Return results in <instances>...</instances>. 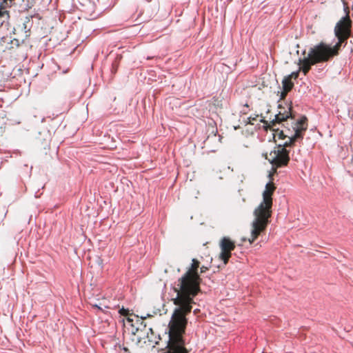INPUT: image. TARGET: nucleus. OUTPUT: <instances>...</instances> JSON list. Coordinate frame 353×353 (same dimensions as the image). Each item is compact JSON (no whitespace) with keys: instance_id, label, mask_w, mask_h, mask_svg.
<instances>
[{"instance_id":"18","label":"nucleus","mask_w":353,"mask_h":353,"mask_svg":"<svg viewBox=\"0 0 353 353\" xmlns=\"http://www.w3.org/2000/svg\"><path fill=\"white\" fill-rule=\"evenodd\" d=\"M288 92L283 89V91L281 92V99H284Z\"/></svg>"},{"instance_id":"1","label":"nucleus","mask_w":353,"mask_h":353,"mask_svg":"<svg viewBox=\"0 0 353 353\" xmlns=\"http://www.w3.org/2000/svg\"><path fill=\"white\" fill-rule=\"evenodd\" d=\"M199 268L200 273H204L208 270V267L204 265L200 267V261L196 259H193L190 266L177 280L173 288L176 293V296L172 299V301L178 307L174 310L169 323L173 321L175 314H178V316L181 317L183 333L185 332L188 323L186 316L190 313L192 305L194 303V298L201 292L200 285L202 279L198 272Z\"/></svg>"},{"instance_id":"16","label":"nucleus","mask_w":353,"mask_h":353,"mask_svg":"<svg viewBox=\"0 0 353 353\" xmlns=\"http://www.w3.org/2000/svg\"><path fill=\"white\" fill-rule=\"evenodd\" d=\"M259 117V114H256L254 117H250L248 118V122L247 123H249V124H251V125H253L254 124V121H256L257 120V118Z\"/></svg>"},{"instance_id":"10","label":"nucleus","mask_w":353,"mask_h":353,"mask_svg":"<svg viewBox=\"0 0 353 353\" xmlns=\"http://www.w3.org/2000/svg\"><path fill=\"white\" fill-rule=\"evenodd\" d=\"M1 42L2 45H5V48L8 50H12L19 46L20 41L19 39L15 38H11L8 37H3Z\"/></svg>"},{"instance_id":"7","label":"nucleus","mask_w":353,"mask_h":353,"mask_svg":"<svg viewBox=\"0 0 353 353\" xmlns=\"http://www.w3.org/2000/svg\"><path fill=\"white\" fill-rule=\"evenodd\" d=\"M219 247L221 249L219 259L225 265L232 256V251L236 248L235 242L228 236H223L219 241Z\"/></svg>"},{"instance_id":"12","label":"nucleus","mask_w":353,"mask_h":353,"mask_svg":"<svg viewBox=\"0 0 353 353\" xmlns=\"http://www.w3.org/2000/svg\"><path fill=\"white\" fill-rule=\"evenodd\" d=\"M7 124V119L5 117L0 116V132L4 131Z\"/></svg>"},{"instance_id":"3","label":"nucleus","mask_w":353,"mask_h":353,"mask_svg":"<svg viewBox=\"0 0 353 353\" xmlns=\"http://www.w3.org/2000/svg\"><path fill=\"white\" fill-rule=\"evenodd\" d=\"M276 188L273 182L268 183L263 192V201L254 210V218L252 223L251 236L248 239L250 244L253 243L267 228L269 219L272 216V195Z\"/></svg>"},{"instance_id":"8","label":"nucleus","mask_w":353,"mask_h":353,"mask_svg":"<svg viewBox=\"0 0 353 353\" xmlns=\"http://www.w3.org/2000/svg\"><path fill=\"white\" fill-rule=\"evenodd\" d=\"M317 52L320 54L321 57L323 59L324 62L328 61L331 58L339 54V50L341 47V44L339 42L333 47L321 42L318 45L314 46Z\"/></svg>"},{"instance_id":"13","label":"nucleus","mask_w":353,"mask_h":353,"mask_svg":"<svg viewBox=\"0 0 353 353\" xmlns=\"http://www.w3.org/2000/svg\"><path fill=\"white\" fill-rule=\"evenodd\" d=\"M335 36L338 39V42L341 43V45L345 42L347 39L350 37L349 35H343V34H335Z\"/></svg>"},{"instance_id":"15","label":"nucleus","mask_w":353,"mask_h":353,"mask_svg":"<svg viewBox=\"0 0 353 353\" xmlns=\"http://www.w3.org/2000/svg\"><path fill=\"white\" fill-rule=\"evenodd\" d=\"M299 72H300V71L299 70L296 72H293L292 74L287 76L286 77L289 78V79H290V80H292V79H296L299 77Z\"/></svg>"},{"instance_id":"19","label":"nucleus","mask_w":353,"mask_h":353,"mask_svg":"<svg viewBox=\"0 0 353 353\" xmlns=\"http://www.w3.org/2000/svg\"><path fill=\"white\" fill-rule=\"evenodd\" d=\"M112 69L114 70V72H116L117 69V65L115 63L112 64Z\"/></svg>"},{"instance_id":"20","label":"nucleus","mask_w":353,"mask_h":353,"mask_svg":"<svg viewBox=\"0 0 353 353\" xmlns=\"http://www.w3.org/2000/svg\"><path fill=\"white\" fill-rule=\"evenodd\" d=\"M92 307H97L98 309H101L97 305H92Z\"/></svg>"},{"instance_id":"14","label":"nucleus","mask_w":353,"mask_h":353,"mask_svg":"<svg viewBox=\"0 0 353 353\" xmlns=\"http://www.w3.org/2000/svg\"><path fill=\"white\" fill-rule=\"evenodd\" d=\"M6 15H8V12L6 10H3V9L0 8V26L3 24L4 22V18Z\"/></svg>"},{"instance_id":"4","label":"nucleus","mask_w":353,"mask_h":353,"mask_svg":"<svg viewBox=\"0 0 353 353\" xmlns=\"http://www.w3.org/2000/svg\"><path fill=\"white\" fill-rule=\"evenodd\" d=\"M181 317L175 314L174 319L169 323V340L166 350L163 353H188L183 339V327L181 325Z\"/></svg>"},{"instance_id":"9","label":"nucleus","mask_w":353,"mask_h":353,"mask_svg":"<svg viewBox=\"0 0 353 353\" xmlns=\"http://www.w3.org/2000/svg\"><path fill=\"white\" fill-rule=\"evenodd\" d=\"M352 20L349 16V11L347 14L342 17L336 24L334 28L335 34L351 35Z\"/></svg>"},{"instance_id":"5","label":"nucleus","mask_w":353,"mask_h":353,"mask_svg":"<svg viewBox=\"0 0 353 353\" xmlns=\"http://www.w3.org/2000/svg\"><path fill=\"white\" fill-rule=\"evenodd\" d=\"M288 147L280 143L269 154L265 155V158L275 169L288 165L290 161L289 151L286 150Z\"/></svg>"},{"instance_id":"2","label":"nucleus","mask_w":353,"mask_h":353,"mask_svg":"<svg viewBox=\"0 0 353 353\" xmlns=\"http://www.w3.org/2000/svg\"><path fill=\"white\" fill-rule=\"evenodd\" d=\"M281 110L279 113L275 115V118L270 121H266L262 114L260 115L261 119L260 121L265 125L264 128L267 130L270 129L274 132V139H276L283 140L288 138V140L284 142V146L292 147L296 141L302 140L305 132L307 129V119L305 116H303L299 121H292L290 125L288 121V119H292L291 107L286 110L279 106Z\"/></svg>"},{"instance_id":"17","label":"nucleus","mask_w":353,"mask_h":353,"mask_svg":"<svg viewBox=\"0 0 353 353\" xmlns=\"http://www.w3.org/2000/svg\"><path fill=\"white\" fill-rule=\"evenodd\" d=\"M119 314L122 316H127L129 314V310L122 307L119 310Z\"/></svg>"},{"instance_id":"11","label":"nucleus","mask_w":353,"mask_h":353,"mask_svg":"<svg viewBox=\"0 0 353 353\" xmlns=\"http://www.w3.org/2000/svg\"><path fill=\"white\" fill-rule=\"evenodd\" d=\"M282 85L283 89L285 90V92H290L292 89L294 83L292 82V80L285 77L282 81Z\"/></svg>"},{"instance_id":"21","label":"nucleus","mask_w":353,"mask_h":353,"mask_svg":"<svg viewBox=\"0 0 353 353\" xmlns=\"http://www.w3.org/2000/svg\"><path fill=\"white\" fill-rule=\"evenodd\" d=\"M128 321H132V319H130L129 317L127 319Z\"/></svg>"},{"instance_id":"6","label":"nucleus","mask_w":353,"mask_h":353,"mask_svg":"<svg viewBox=\"0 0 353 353\" xmlns=\"http://www.w3.org/2000/svg\"><path fill=\"white\" fill-rule=\"evenodd\" d=\"M323 62H324L323 59L313 47L310 49L307 57L299 60V65H300L299 70L302 71L304 75H306L312 65Z\"/></svg>"}]
</instances>
